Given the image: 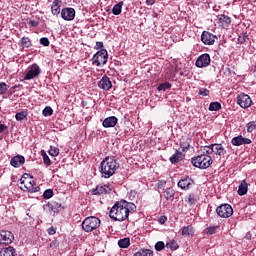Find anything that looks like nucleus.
<instances>
[{
    "label": "nucleus",
    "mask_w": 256,
    "mask_h": 256,
    "mask_svg": "<svg viewBox=\"0 0 256 256\" xmlns=\"http://www.w3.org/2000/svg\"><path fill=\"white\" fill-rule=\"evenodd\" d=\"M120 164L115 157H105L100 164V173L104 179H109L115 175V171L119 169Z\"/></svg>",
    "instance_id": "1"
},
{
    "label": "nucleus",
    "mask_w": 256,
    "mask_h": 256,
    "mask_svg": "<svg viewBox=\"0 0 256 256\" xmlns=\"http://www.w3.org/2000/svg\"><path fill=\"white\" fill-rule=\"evenodd\" d=\"M125 205H127V201L125 200L116 202L110 209L109 217L114 221H125V219H128L129 209Z\"/></svg>",
    "instance_id": "2"
},
{
    "label": "nucleus",
    "mask_w": 256,
    "mask_h": 256,
    "mask_svg": "<svg viewBox=\"0 0 256 256\" xmlns=\"http://www.w3.org/2000/svg\"><path fill=\"white\" fill-rule=\"evenodd\" d=\"M191 163L198 169H209L213 165V158L207 154H200L191 159Z\"/></svg>",
    "instance_id": "3"
},
{
    "label": "nucleus",
    "mask_w": 256,
    "mask_h": 256,
    "mask_svg": "<svg viewBox=\"0 0 256 256\" xmlns=\"http://www.w3.org/2000/svg\"><path fill=\"white\" fill-rule=\"evenodd\" d=\"M81 225L85 233H92V231H95L101 227V219L95 216H89L82 221Z\"/></svg>",
    "instance_id": "4"
},
{
    "label": "nucleus",
    "mask_w": 256,
    "mask_h": 256,
    "mask_svg": "<svg viewBox=\"0 0 256 256\" xmlns=\"http://www.w3.org/2000/svg\"><path fill=\"white\" fill-rule=\"evenodd\" d=\"M108 60L109 53L107 52V49H101L97 51L91 59L92 65L95 67H103L104 65H107Z\"/></svg>",
    "instance_id": "5"
},
{
    "label": "nucleus",
    "mask_w": 256,
    "mask_h": 256,
    "mask_svg": "<svg viewBox=\"0 0 256 256\" xmlns=\"http://www.w3.org/2000/svg\"><path fill=\"white\" fill-rule=\"evenodd\" d=\"M216 213L222 219H229L233 215V207L230 204H221L216 208Z\"/></svg>",
    "instance_id": "6"
},
{
    "label": "nucleus",
    "mask_w": 256,
    "mask_h": 256,
    "mask_svg": "<svg viewBox=\"0 0 256 256\" xmlns=\"http://www.w3.org/2000/svg\"><path fill=\"white\" fill-rule=\"evenodd\" d=\"M236 101L237 105H239L242 109H248V107L253 105V100H251V97L245 93L238 94Z\"/></svg>",
    "instance_id": "7"
},
{
    "label": "nucleus",
    "mask_w": 256,
    "mask_h": 256,
    "mask_svg": "<svg viewBox=\"0 0 256 256\" xmlns=\"http://www.w3.org/2000/svg\"><path fill=\"white\" fill-rule=\"evenodd\" d=\"M39 75H41V68L37 64H32L24 76V81H31V79H35Z\"/></svg>",
    "instance_id": "8"
},
{
    "label": "nucleus",
    "mask_w": 256,
    "mask_h": 256,
    "mask_svg": "<svg viewBox=\"0 0 256 256\" xmlns=\"http://www.w3.org/2000/svg\"><path fill=\"white\" fill-rule=\"evenodd\" d=\"M195 185V180L189 176H182L178 181V187L183 191H189Z\"/></svg>",
    "instance_id": "9"
},
{
    "label": "nucleus",
    "mask_w": 256,
    "mask_h": 256,
    "mask_svg": "<svg viewBox=\"0 0 256 256\" xmlns=\"http://www.w3.org/2000/svg\"><path fill=\"white\" fill-rule=\"evenodd\" d=\"M15 236L13 232L7 230H0V245H11Z\"/></svg>",
    "instance_id": "10"
},
{
    "label": "nucleus",
    "mask_w": 256,
    "mask_h": 256,
    "mask_svg": "<svg viewBox=\"0 0 256 256\" xmlns=\"http://www.w3.org/2000/svg\"><path fill=\"white\" fill-rule=\"evenodd\" d=\"M196 67L199 69H203L205 67H209L211 65V56L207 53L201 54L196 62H195Z\"/></svg>",
    "instance_id": "11"
},
{
    "label": "nucleus",
    "mask_w": 256,
    "mask_h": 256,
    "mask_svg": "<svg viewBox=\"0 0 256 256\" xmlns=\"http://www.w3.org/2000/svg\"><path fill=\"white\" fill-rule=\"evenodd\" d=\"M217 36L212 34L211 32L203 31L201 35V41L204 45H215V40Z\"/></svg>",
    "instance_id": "12"
},
{
    "label": "nucleus",
    "mask_w": 256,
    "mask_h": 256,
    "mask_svg": "<svg viewBox=\"0 0 256 256\" xmlns=\"http://www.w3.org/2000/svg\"><path fill=\"white\" fill-rule=\"evenodd\" d=\"M21 185H24L25 189L29 191V193H39L41 191V187L35 186V180H30L28 183L25 182V180L20 179Z\"/></svg>",
    "instance_id": "13"
},
{
    "label": "nucleus",
    "mask_w": 256,
    "mask_h": 256,
    "mask_svg": "<svg viewBox=\"0 0 256 256\" xmlns=\"http://www.w3.org/2000/svg\"><path fill=\"white\" fill-rule=\"evenodd\" d=\"M60 15L64 21H73L75 19V10L73 8H63Z\"/></svg>",
    "instance_id": "14"
},
{
    "label": "nucleus",
    "mask_w": 256,
    "mask_h": 256,
    "mask_svg": "<svg viewBox=\"0 0 256 256\" xmlns=\"http://www.w3.org/2000/svg\"><path fill=\"white\" fill-rule=\"evenodd\" d=\"M98 87L100 89H103V91H109L111 87H113V84L111 83V79H109V76L104 75L101 80L98 82Z\"/></svg>",
    "instance_id": "15"
},
{
    "label": "nucleus",
    "mask_w": 256,
    "mask_h": 256,
    "mask_svg": "<svg viewBox=\"0 0 256 256\" xmlns=\"http://www.w3.org/2000/svg\"><path fill=\"white\" fill-rule=\"evenodd\" d=\"M10 165L15 169H19L22 165H25V156L23 155H16L11 158Z\"/></svg>",
    "instance_id": "16"
},
{
    "label": "nucleus",
    "mask_w": 256,
    "mask_h": 256,
    "mask_svg": "<svg viewBox=\"0 0 256 256\" xmlns=\"http://www.w3.org/2000/svg\"><path fill=\"white\" fill-rule=\"evenodd\" d=\"M212 154L218 155V157H223L227 155V150L223 147V144H212Z\"/></svg>",
    "instance_id": "17"
},
{
    "label": "nucleus",
    "mask_w": 256,
    "mask_h": 256,
    "mask_svg": "<svg viewBox=\"0 0 256 256\" xmlns=\"http://www.w3.org/2000/svg\"><path fill=\"white\" fill-rule=\"evenodd\" d=\"M117 123H119V119L116 116H109L104 119L102 125L105 127V129H109L111 127H115Z\"/></svg>",
    "instance_id": "18"
},
{
    "label": "nucleus",
    "mask_w": 256,
    "mask_h": 256,
    "mask_svg": "<svg viewBox=\"0 0 256 256\" xmlns=\"http://www.w3.org/2000/svg\"><path fill=\"white\" fill-rule=\"evenodd\" d=\"M184 159H185V154L176 150V152L170 157V163H172V165H176V163H179Z\"/></svg>",
    "instance_id": "19"
},
{
    "label": "nucleus",
    "mask_w": 256,
    "mask_h": 256,
    "mask_svg": "<svg viewBox=\"0 0 256 256\" xmlns=\"http://www.w3.org/2000/svg\"><path fill=\"white\" fill-rule=\"evenodd\" d=\"M105 193H109V186L107 185H98L92 190V195H103Z\"/></svg>",
    "instance_id": "20"
},
{
    "label": "nucleus",
    "mask_w": 256,
    "mask_h": 256,
    "mask_svg": "<svg viewBox=\"0 0 256 256\" xmlns=\"http://www.w3.org/2000/svg\"><path fill=\"white\" fill-rule=\"evenodd\" d=\"M181 231V235L183 237H193V235H195V228H193L191 225L183 226Z\"/></svg>",
    "instance_id": "21"
},
{
    "label": "nucleus",
    "mask_w": 256,
    "mask_h": 256,
    "mask_svg": "<svg viewBox=\"0 0 256 256\" xmlns=\"http://www.w3.org/2000/svg\"><path fill=\"white\" fill-rule=\"evenodd\" d=\"M61 1L59 0H54L52 2V7H51V13L52 15H55L56 17H59V14L61 13Z\"/></svg>",
    "instance_id": "22"
},
{
    "label": "nucleus",
    "mask_w": 256,
    "mask_h": 256,
    "mask_svg": "<svg viewBox=\"0 0 256 256\" xmlns=\"http://www.w3.org/2000/svg\"><path fill=\"white\" fill-rule=\"evenodd\" d=\"M249 191V184H247V181L243 180L240 185L238 186V195L240 197H243V195H247V192Z\"/></svg>",
    "instance_id": "23"
},
{
    "label": "nucleus",
    "mask_w": 256,
    "mask_h": 256,
    "mask_svg": "<svg viewBox=\"0 0 256 256\" xmlns=\"http://www.w3.org/2000/svg\"><path fill=\"white\" fill-rule=\"evenodd\" d=\"M22 49H29V47H32L33 43H31V39L29 37H22L18 43Z\"/></svg>",
    "instance_id": "24"
},
{
    "label": "nucleus",
    "mask_w": 256,
    "mask_h": 256,
    "mask_svg": "<svg viewBox=\"0 0 256 256\" xmlns=\"http://www.w3.org/2000/svg\"><path fill=\"white\" fill-rule=\"evenodd\" d=\"M15 248L8 246L0 251V256H16Z\"/></svg>",
    "instance_id": "25"
},
{
    "label": "nucleus",
    "mask_w": 256,
    "mask_h": 256,
    "mask_svg": "<svg viewBox=\"0 0 256 256\" xmlns=\"http://www.w3.org/2000/svg\"><path fill=\"white\" fill-rule=\"evenodd\" d=\"M180 147H181L182 151H184V152L189 151V149L191 147V139L190 138H183L180 141Z\"/></svg>",
    "instance_id": "26"
},
{
    "label": "nucleus",
    "mask_w": 256,
    "mask_h": 256,
    "mask_svg": "<svg viewBox=\"0 0 256 256\" xmlns=\"http://www.w3.org/2000/svg\"><path fill=\"white\" fill-rule=\"evenodd\" d=\"M164 197H165L166 201H171V200L175 199V190L173 188H167L164 191Z\"/></svg>",
    "instance_id": "27"
},
{
    "label": "nucleus",
    "mask_w": 256,
    "mask_h": 256,
    "mask_svg": "<svg viewBox=\"0 0 256 256\" xmlns=\"http://www.w3.org/2000/svg\"><path fill=\"white\" fill-rule=\"evenodd\" d=\"M123 11V1L118 2L112 8L113 15H121Z\"/></svg>",
    "instance_id": "28"
},
{
    "label": "nucleus",
    "mask_w": 256,
    "mask_h": 256,
    "mask_svg": "<svg viewBox=\"0 0 256 256\" xmlns=\"http://www.w3.org/2000/svg\"><path fill=\"white\" fill-rule=\"evenodd\" d=\"M131 245V239L129 238H123L118 241V246L120 249H127Z\"/></svg>",
    "instance_id": "29"
},
{
    "label": "nucleus",
    "mask_w": 256,
    "mask_h": 256,
    "mask_svg": "<svg viewBox=\"0 0 256 256\" xmlns=\"http://www.w3.org/2000/svg\"><path fill=\"white\" fill-rule=\"evenodd\" d=\"M48 207L49 209H51V211H53L54 213H57L59 212V209H61V203L52 201L48 203Z\"/></svg>",
    "instance_id": "30"
},
{
    "label": "nucleus",
    "mask_w": 256,
    "mask_h": 256,
    "mask_svg": "<svg viewBox=\"0 0 256 256\" xmlns=\"http://www.w3.org/2000/svg\"><path fill=\"white\" fill-rule=\"evenodd\" d=\"M219 23H221V25L223 27H225V25H231V17L227 16V15H220L219 17Z\"/></svg>",
    "instance_id": "31"
},
{
    "label": "nucleus",
    "mask_w": 256,
    "mask_h": 256,
    "mask_svg": "<svg viewBox=\"0 0 256 256\" xmlns=\"http://www.w3.org/2000/svg\"><path fill=\"white\" fill-rule=\"evenodd\" d=\"M243 136L239 135V136H236L234 138H232L231 140V144L234 146V147H241V145H243Z\"/></svg>",
    "instance_id": "32"
},
{
    "label": "nucleus",
    "mask_w": 256,
    "mask_h": 256,
    "mask_svg": "<svg viewBox=\"0 0 256 256\" xmlns=\"http://www.w3.org/2000/svg\"><path fill=\"white\" fill-rule=\"evenodd\" d=\"M41 155H42L44 165H46V167H51L53 162H51V159L49 158V155H47V153L44 150H42Z\"/></svg>",
    "instance_id": "33"
},
{
    "label": "nucleus",
    "mask_w": 256,
    "mask_h": 256,
    "mask_svg": "<svg viewBox=\"0 0 256 256\" xmlns=\"http://www.w3.org/2000/svg\"><path fill=\"white\" fill-rule=\"evenodd\" d=\"M134 256H153V250L141 249L140 251L136 252Z\"/></svg>",
    "instance_id": "34"
},
{
    "label": "nucleus",
    "mask_w": 256,
    "mask_h": 256,
    "mask_svg": "<svg viewBox=\"0 0 256 256\" xmlns=\"http://www.w3.org/2000/svg\"><path fill=\"white\" fill-rule=\"evenodd\" d=\"M219 229V226H209L204 230L206 235H215Z\"/></svg>",
    "instance_id": "35"
},
{
    "label": "nucleus",
    "mask_w": 256,
    "mask_h": 256,
    "mask_svg": "<svg viewBox=\"0 0 256 256\" xmlns=\"http://www.w3.org/2000/svg\"><path fill=\"white\" fill-rule=\"evenodd\" d=\"M166 247L171 249V251H177L179 249V244L175 240H171L170 242L166 243Z\"/></svg>",
    "instance_id": "36"
},
{
    "label": "nucleus",
    "mask_w": 256,
    "mask_h": 256,
    "mask_svg": "<svg viewBox=\"0 0 256 256\" xmlns=\"http://www.w3.org/2000/svg\"><path fill=\"white\" fill-rule=\"evenodd\" d=\"M172 85L169 82H163L158 85L157 90L158 91H167V89H171Z\"/></svg>",
    "instance_id": "37"
},
{
    "label": "nucleus",
    "mask_w": 256,
    "mask_h": 256,
    "mask_svg": "<svg viewBox=\"0 0 256 256\" xmlns=\"http://www.w3.org/2000/svg\"><path fill=\"white\" fill-rule=\"evenodd\" d=\"M202 151L204 155H213V144L202 147Z\"/></svg>",
    "instance_id": "38"
},
{
    "label": "nucleus",
    "mask_w": 256,
    "mask_h": 256,
    "mask_svg": "<svg viewBox=\"0 0 256 256\" xmlns=\"http://www.w3.org/2000/svg\"><path fill=\"white\" fill-rule=\"evenodd\" d=\"M15 119L16 121H24V119H27V111H21L16 113Z\"/></svg>",
    "instance_id": "39"
},
{
    "label": "nucleus",
    "mask_w": 256,
    "mask_h": 256,
    "mask_svg": "<svg viewBox=\"0 0 256 256\" xmlns=\"http://www.w3.org/2000/svg\"><path fill=\"white\" fill-rule=\"evenodd\" d=\"M208 109L209 111H219L221 104L219 102H211Z\"/></svg>",
    "instance_id": "40"
},
{
    "label": "nucleus",
    "mask_w": 256,
    "mask_h": 256,
    "mask_svg": "<svg viewBox=\"0 0 256 256\" xmlns=\"http://www.w3.org/2000/svg\"><path fill=\"white\" fill-rule=\"evenodd\" d=\"M246 129L248 133H253L256 129V122L251 121L246 124Z\"/></svg>",
    "instance_id": "41"
},
{
    "label": "nucleus",
    "mask_w": 256,
    "mask_h": 256,
    "mask_svg": "<svg viewBox=\"0 0 256 256\" xmlns=\"http://www.w3.org/2000/svg\"><path fill=\"white\" fill-rule=\"evenodd\" d=\"M42 114L44 117H51V115H53V108H51V106H46L43 109Z\"/></svg>",
    "instance_id": "42"
},
{
    "label": "nucleus",
    "mask_w": 256,
    "mask_h": 256,
    "mask_svg": "<svg viewBox=\"0 0 256 256\" xmlns=\"http://www.w3.org/2000/svg\"><path fill=\"white\" fill-rule=\"evenodd\" d=\"M48 153L49 155H51V157H57V155H59V148L55 146H50Z\"/></svg>",
    "instance_id": "43"
},
{
    "label": "nucleus",
    "mask_w": 256,
    "mask_h": 256,
    "mask_svg": "<svg viewBox=\"0 0 256 256\" xmlns=\"http://www.w3.org/2000/svg\"><path fill=\"white\" fill-rule=\"evenodd\" d=\"M126 209H128V215L131 213V211H135L137 209V206L131 202H127L125 204Z\"/></svg>",
    "instance_id": "44"
},
{
    "label": "nucleus",
    "mask_w": 256,
    "mask_h": 256,
    "mask_svg": "<svg viewBox=\"0 0 256 256\" xmlns=\"http://www.w3.org/2000/svg\"><path fill=\"white\" fill-rule=\"evenodd\" d=\"M54 193L52 189H46L43 193V199H51L53 197Z\"/></svg>",
    "instance_id": "45"
},
{
    "label": "nucleus",
    "mask_w": 256,
    "mask_h": 256,
    "mask_svg": "<svg viewBox=\"0 0 256 256\" xmlns=\"http://www.w3.org/2000/svg\"><path fill=\"white\" fill-rule=\"evenodd\" d=\"M9 86H7V83L1 82L0 83V95H5L7 93V89Z\"/></svg>",
    "instance_id": "46"
},
{
    "label": "nucleus",
    "mask_w": 256,
    "mask_h": 256,
    "mask_svg": "<svg viewBox=\"0 0 256 256\" xmlns=\"http://www.w3.org/2000/svg\"><path fill=\"white\" fill-rule=\"evenodd\" d=\"M209 89L207 88H200L198 95H200L201 97H209Z\"/></svg>",
    "instance_id": "47"
},
{
    "label": "nucleus",
    "mask_w": 256,
    "mask_h": 256,
    "mask_svg": "<svg viewBox=\"0 0 256 256\" xmlns=\"http://www.w3.org/2000/svg\"><path fill=\"white\" fill-rule=\"evenodd\" d=\"M155 249H156V251H163V249H165V242H163V241H158V242L155 244Z\"/></svg>",
    "instance_id": "48"
},
{
    "label": "nucleus",
    "mask_w": 256,
    "mask_h": 256,
    "mask_svg": "<svg viewBox=\"0 0 256 256\" xmlns=\"http://www.w3.org/2000/svg\"><path fill=\"white\" fill-rule=\"evenodd\" d=\"M50 43L51 42L49 41V38L47 37L40 38V45H43V47H49Z\"/></svg>",
    "instance_id": "49"
},
{
    "label": "nucleus",
    "mask_w": 256,
    "mask_h": 256,
    "mask_svg": "<svg viewBox=\"0 0 256 256\" xmlns=\"http://www.w3.org/2000/svg\"><path fill=\"white\" fill-rule=\"evenodd\" d=\"M188 203L190 205H195V203H197V199H195V194H190L188 196Z\"/></svg>",
    "instance_id": "50"
},
{
    "label": "nucleus",
    "mask_w": 256,
    "mask_h": 256,
    "mask_svg": "<svg viewBox=\"0 0 256 256\" xmlns=\"http://www.w3.org/2000/svg\"><path fill=\"white\" fill-rule=\"evenodd\" d=\"M29 27H39V21L37 20H30L28 22Z\"/></svg>",
    "instance_id": "51"
},
{
    "label": "nucleus",
    "mask_w": 256,
    "mask_h": 256,
    "mask_svg": "<svg viewBox=\"0 0 256 256\" xmlns=\"http://www.w3.org/2000/svg\"><path fill=\"white\" fill-rule=\"evenodd\" d=\"M103 47H104L103 42H96V45L94 46V49L96 51H101V49H104Z\"/></svg>",
    "instance_id": "52"
},
{
    "label": "nucleus",
    "mask_w": 256,
    "mask_h": 256,
    "mask_svg": "<svg viewBox=\"0 0 256 256\" xmlns=\"http://www.w3.org/2000/svg\"><path fill=\"white\" fill-rule=\"evenodd\" d=\"M157 185H158V189H163V187H165V185H167V181L165 180H159L157 182Z\"/></svg>",
    "instance_id": "53"
},
{
    "label": "nucleus",
    "mask_w": 256,
    "mask_h": 256,
    "mask_svg": "<svg viewBox=\"0 0 256 256\" xmlns=\"http://www.w3.org/2000/svg\"><path fill=\"white\" fill-rule=\"evenodd\" d=\"M47 233L48 235H55L57 233V229L51 226L50 228H48Z\"/></svg>",
    "instance_id": "54"
},
{
    "label": "nucleus",
    "mask_w": 256,
    "mask_h": 256,
    "mask_svg": "<svg viewBox=\"0 0 256 256\" xmlns=\"http://www.w3.org/2000/svg\"><path fill=\"white\" fill-rule=\"evenodd\" d=\"M251 143V139L242 136V145H251Z\"/></svg>",
    "instance_id": "55"
},
{
    "label": "nucleus",
    "mask_w": 256,
    "mask_h": 256,
    "mask_svg": "<svg viewBox=\"0 0 256 256\" xmlns=\"http://www.w3.org/2000/svg\"><path fill=\"white\" fill-rule=\"evenodd\" d=\"M158 223H160V225H165V223H167V216H161L158 219Z\"/></svg>",
    "instance_id": "56"
},
{
    "label": "nucleus",
    "mask_w": 256,
    "mask_h": 256,
    "mask_svg": "<svg viewBox=\"0 0 256 256\" xmlns=\"http://www.w3.org/2000/svg\"><path fill=\"white\" fill-rule=\"evenodd\" d=\"M135 197H137V191L131 190V191H130V199H131V198H132V199H135Z\"/></svg>",
    "instance_id": "57"
},
{
    "label": "nucleus",
    "mask_w": 256,
    "mask_h": 256,
    "mask_svg": "<svg viewBox=\"0 0 256 256\" xmlns=\"http://www.w3.org/2000/svg\"><path fill=\"white\" fill-rule=\"evenodd\" d=\"M5 129H7V126H5V124H0V133H3Z\"/></svg>",
    "instance_id": "58"
},
{
    "label": "nucleus",
    "mask_w": 256,
    "mask_h": 256,
    "mask_svg": "<svg viewBox=\"0 0 256 256\" xmlns=\"http://www.w3.org/2000/svg\"><path fill=\"white\" fill-rule=\"evenodd\" d=\"M146 5H155V0H146Z\"/></svg>",
    "instance_id": "59"
},
{
    "label": "nucleus",
    "mask_w": 256,
    "mask_h": 256,
    "mask_svg": "<svg viewBox=\"0 0 256 256\" xmlns=\"http://www.w3.org/2000/svg\"><path fill=\"white\" fill-rule=\"evenodd\" d=\"M246 38H247V34H244L242 40L240 41V43H245Z\"/></svg>",
    "instance_id": "60"
},
{
    "label": "nucleus",
    "mask_w": 256,
    "mask_h": 256,
    "mask_svg": "<svg viewBox=\"0 0 256 256\" xmlns=\"http://www.w3.org/2000/svg\"><path fill=\"white\" fill-rule=\"evenodd\" d=\"M26 177H31V175L30 174H27V173H25L24 174Z\"/></svg>",
    "instance_id": "61"
},
{
    "label": "nucleus",
    "mask_w": 256,
    "mask_h": 256,
    "mask_svg": "<svg viewBox=\"0 0 256 256\" xmlns=\"http://www.w3.org/2000/svg\"><path fill=\"white\" fill-rule=\"evenodd\" d=\"M186 101H191V98L187 97V98H186Z\"/></svg>",
    "instance_id": "62"
},
{
    "label": "nucleus",
    "mask_w": 256,
    "mask_h": 256,
    "mask_svg": "<svg viewBox=\"0 0 256 256\" xmlns=\"http://www.w3.org/2000/svg\"><path fill=\"white\" fill-rule=\"evenodd\" d=\"M17 87H19V86L15 85V86H13V89H17Z\"/></svg>",
    "instance_id": "63"
},
{
    "label": "nucleus",
    "mask_w": 256,
    "mask_h": 256,
    "mask_svg": "<svg viewBox=\"0 0 256 256\" xmlns=\"http://www.w3.org/2000/svg\"><path fill=\"white\" fill-rule=\"evenodd\" d=\"M246 238L251 239V236H246Z\"/></svg>",
    "instance_id": "64"
}]
</instances>
